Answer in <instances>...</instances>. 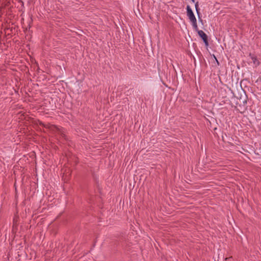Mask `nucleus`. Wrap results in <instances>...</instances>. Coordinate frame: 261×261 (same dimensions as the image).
Masks as SVG:
<instances>
[{"instance_id":"f257e3e1","label":"nucleus","mask_w":261,"mask_h":261,"mask_svg":"<svg viewBox=\"0 0 261 261\" xmlns=\"http://www.w3.org/2000/svg\"><path fill=\"white\" fill-rule=\"evenodd\" d=\"M49 128L51 131L60 134L62 137H65V129L63 127H59L55 125H51L49 127Z\"/></svg>"},{"instance_id":"4468645a","label":"nucleus","mask_w":261,"mask_h":261,"mask_svg":"<svg viewBox=\"0 0 261 261\" xmlns=\"http://www.w3.org/2000/svg\"><path fill=\"white\" fill-rule=\"evenodd\" d=\"M240 151V152H242V153H244V152H243V151Z\"/></svg>"},{"instance_id":"f03ea898","label":"nucleus","mask_w":261,"mask_h":261,"mask_svg":"<svg viewBox=\"0 0 261 261\" xmlns=\"http://www.w3.org/2000/svg\"><path fill=\"white\" fill-rule=\"evenodd\" d=\"M187 15L188 17H189L190 21L192 22H193L194 21H196V18L194 14V13L190 8V6L188 5L187 6Z\"/></svg>"},{"instance_id":"ddd939ff","label":"nucleus","mask_w":261,"mask_h":261,"mask_svg":"<svg viewBox=\"0 0 261 261\" xmlns=\"http://www.w3.org/2000/svg\"><path fill=\"white\" fill-rule=\"evenodd\" d=\"M244 103H247V101H246V100H245V101H244Z\"/></svg>"},{"instance_id":"9d476101","label":"nucleus","mask_w":261,"mask_h":261,"mask_svg":"<svg viewBox=\"0 0 261 261\" xmlns=\"http://www.w3.org/2000/svg\"><path fill=\"white\" fill-rule=\"evenodd\" d=\"M216 62H217V64H218V65H219L220 63H219V61H218V60H216Z\"/></svg>"},{"instance_id":"0eeeda50","label":"nucleus","mask_w":261,"mask_h":261,"mask_svg":"<svg viewBox=\"0 0 261 261\" xmlns=\"http://www.w3.org/2000/svg\"><path fill=\"white\" fill-rule=\"evenodd\" d=\"M192 25L194 28V29L196 30V31H199L198 30V26H197V20L196 21H194L193 22H192Z\"/></svg>"},{"instance_id":"39448f33","label":"nucleus","mask_w":261,"mask_h":261,"mask_svg":"<svg viewBox=\"0 0 261 261\" xmlns=\"http://www.w3.org/2000/svg\"><path fill=\"white\" fill-rule=\"evenodd\" d=\"M252 151H253L255 154L261 155V148H250Z\"/></svg>"},{"instance_id":"9b49d317","label":"nucleus","mask_w":261,"mask_h":261,"mask_svg":"<svg viewBox=\"0 0 261 261\" xmlns=\"http://www.w3.org/2000/svg\"><path fill=\"white\" fill-rule=\"evenodd\" d=\"M214 59H215L216 60H217V58H216V57L214 55Z\"/></svg>"},{"instance_id":"20e7f679","label":"nucleus","mask_w":261,"mask_h":261,"mask_svg":"<svg viewBox=\"0 0 261 261\" xmlns=\"http://www.w3.org/2000/svg\"><path fill=\"white\" fill-rule=\"evenodd\" d=\"M249 56L250 57L252 62L255 65H259V62L258 61L257 58L255 56L252 55L251 54H250Z\"/></svg>"},{"instance_id":"423d86ee","label":"nucleus","mask_w":261,"mask_h":261,"mask_svg":"<svg viewBox=\"0 0 261 261\" xmlns=\"http://www.w3.org/2000/svg\"><path fill=\"white\" fill-rule=\"evenodd\" d=\"M195 6L196 11L197 14L198 16V17H200V12H199L200 9L198 7V2H197L195 3Z\"/></svg>"},{"instance_id":"1a4fd4ad","label":"nucleus","mask_w":261,"mask_h":261,"mask_svg":"<svg viewBox=\"0 0 261 261\" xmlns=\"http://www.w3.org/2000/svg\"><path fill=\"white\" fill-rule=\"evenodd\" d=\"M242 149L244 152H247V151L244 148H242Z\"/></svg>"},{"instance_id":"6e6552de","label":"nucleus","mask_w":261,"mask_h":261,"mask_svg":"<svg viewBox=\"0 0 261 261\" xmlns=\"http://www.w3.org/2000/svg\"><path fill=\"white\" fill-rule=\"evenodd\" d=\"M231 259V257L226 258V261H230Z\"/></svg>"},{"instance_id":"7ed1b4c3","label":"nucleus","mask_w":261,"mask_h":261,"mask_svg":"<svg viewBox=\"0 0 261 261\" xmlns=\"http://www.w3.org/2000/svg\"><path fill=\"white\" fill-rule=\"evenodd\" d=\"M198 34L203 40L205 46H208V42L206 34L202 30L198 31Z\"/></svg>"},{"instance_id":"f8f14e48","label":"nucleus","mask_w":261,"mask_h":261,"mask_svg":"<svg viewBox=\"0 0 261 261\" xmlns=\"http://www.w3.org/2000/svg\"><path fill=\"white\" fill-rule=\"evenodd\" d=\"M191 1H192L193 3H194L195 0H191Z\"/></svg>"}]
</instances>
